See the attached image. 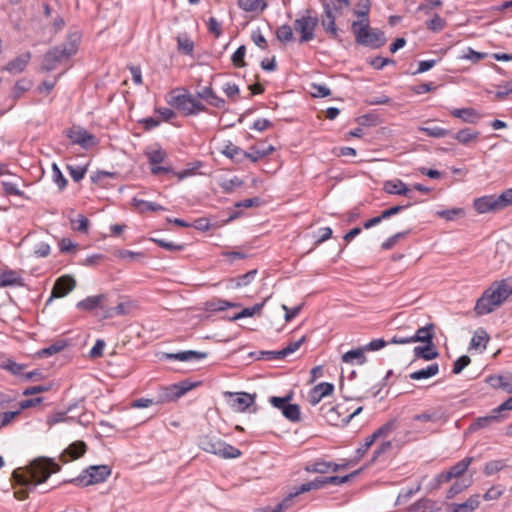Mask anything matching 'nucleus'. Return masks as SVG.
<instances>
[{
  "mask_svg": "<svg viewBox=\"0 0 512 512\" xmlns=\"http://www.w3.org/2000/svg\"><path fill=\"white\" fill-rule=\"evenodd\" d=\"M479 135V131L473 130L471 128H463L458 132L454 133L453 138L462 145H468L471 142L476 141Z\"/></svg>",
  "mask_w": 512,
  "mask_h": 512,
  "instance_id": "a878e982",
  "label": "nucleus"
},
{
  "mask_svg": "<svg viewBox=\"0 0 512 512\" xmlns=\"http://www.w3.org/2000/svg\"><path fill=\"white\" fill-rule=\"evenodd\" d=\"M446 25V22L438 14H435L431 20L427 22V28L433 32L441 31Z\"/></svg>",
  "mask_w": 512,
  "mask_h": 512,
  "instance_id": "13d9d810",
  "label": "nucleus"
},
{
  "mask_svg": "<svg viewBox=\"0 0 512 512\" xmlns=\"http://www.w3.org/2000/svg\"><path fill=\"white\" fill-rule=\"evenodd\" d=\"M383 190L388 194L411 197V189L400 179L386 181Z\"/></svg>",
  "mask_w": 512,
  "mask_h": 512,
  "instance_id": "a211bd4d",
  "label": "nucleus"
},
{
  "mask_svg": "<svg viewBox=\"0 0 512 512\" xmlns=\"http://www.w3.org/2000/svg\"><path fill=\"white\" fill-rule=\"evenodd\" d=\"M76 287V280L71 275H63L59 277L52 290L51 297L47 301V303H50L53 298H61L68 295L71 291L74 290Z\"/></svg>",
  "mask_w": 512,
  "mask_h": 512,
  "instance_id": "9b49d317",
  "label": "nucleus"
},
{
  "mask_svg": "<svg viewBox=\"0 0 512 512\" xmlns=\"http://www.w3.org/2000/svg\"><path fill=\"white\" fill-rule=\"evenodd\" d=\"M31 59L30 52H25L15 59L11 60L6 66L5 70L13 73L18 74L25 70L26 66L28 65L29 61Z\"/></svg>",
  "mask_w": 512,
  "mask_h": 512,
  "instance_id": "412c9836",
  "label": "nucleus"
},
{
  "mask_svg": "<svg viewBox=\"0 0 512 512\" xmlns=\"http://www.w3.org/2000/svg\"><path fill=\"white\" fill-rule=\"evenodd\" d=\"M199 446L203 451L217 455L223 459H234L241 455V451L238 448L227 444L216 436H203L199 441Z\"/></svg>",
  "mask_w": 512,
  "mask_h": 512,
  "instance_id": "39448f33",
  "label": "nucleus"
},
{
  "mask_svg": "<svg viewBox=\"0 0 512 512\" xmlns=\"http://www.w3.org/2000/svg\"><path fill=\"white\" fill-rule=\"evenodd\" d=\"M474 209L479 214H484L488 212H496L500 211V204L498 201V197L495 195H487L483 197L476 198L473 202Z\"/></svg>",
  "mask_w": 512,
  "mask_h": 512,
  "instance_id": "ddd939ff",
  "label": "nucleus"
},
{
  "mask_svg": "<svg viewBox=\"0 0 512 512\" xmlns=\"http://www.w3.org/2000/svg\"><path fill=\"white\" fill-rule=\"evenodd\" d=\"M257 274V270H250L246 274L232 278L229 280V284L227 286L228 289H237L243 286H247L251 283V281L255 278Z\"/></svg>",
  "mask_w": 512,
  "mask_h": 512,
  "instance_id": "473e14b6",
  "label": "nucleus"
},
{
  "mask_svg": "<svg viewBox=\"0 0 512 512\" xmlns=\"http://www.w3.org/2000/svg\"><path fill=\"white\" fill-rule=\"evenodd\" d=\"M60 466L50 458L39 457L34 459L29 466L14 470L12 477L19 488H16L14 495L19 500L28 497L37 485L45 482L52 473L58 472Z\"/></svg>",
  "mask_w": 512,
  "mask_h": 512,
  "instance_id": "f257e3e1",
  "label": "nucleus"
},
{
  "mask_svg": "<svg viewBox=\"0 0 512 512\" xmlns=\"http://www.w3.org/2000/svg\"><path fill=\"white\" fill-rule=\"evenodd\" d=\"M177 43H178V49L180 51L184 52L185 54H191L193 52L194 44L189 38L178 37Z\"/></svg>",
  "mask_w": 512,
  "mask_h": 512,
  "instance_id": "680f3d73",
  "label": "nucleus"
},
{
  "mask_svg": "<svg viewBox=\"0 0 512 512\" xmlns=\"http://www.w3.org/2000/svg\"><path fill=\"white\" fill-rule=\"evenodd\" d=\"M67 137L73 144L80 145L84 149H88L97 144L96 137L81 127H73L67 131Z\"/></svg>",
  "mask_w": 512,
  "mask_h": 512,
  "instance_id": "9d476101",
  "label": "nucleus"
},
{
  "mask_svg": "<svg viewBox=\"0 0 512 512\" xmlns=\"http://www.w3.org/2000/svg\"><path fill=\"white\" fill-rule=\"evenodd\" d=\"M133 304L131 302L119 303L115 307H106L105 313H103V318H112L115 315H127L131 312V308Z\"/></svg>",
  "mask_w": 512,
  "mask_h": 512,
  "instance_id": "72a5a7b5",
  "label": "nucleus"
},
{
  "mask_svg": "<svg viewBox=\"0 0 512 512\" xmlns=\"http://www.w3.org/2000/svg\"><path fill=\"white\" fill-rule=\"evenodd\" d=\"M21 278L14 271H6L0 276V286L7 287L13 285H20Z\"/></svg>",
  "mask_w": 512,
  "mask_h": 512,
  "instance_id": "a19ab883",
  "label": "nucleus"
},
{
  "mask_svg": "<svg viewBox=\"0 0 512 512\" xmlns=\"http://www.w3.org/2000/svg\"><path fill=\"white\" fill-rule=\"evenodd\" d=\"M133 205L138 209L139 212L143 213L146 211H162L165 208L154 202L145 201L138 198H133Z\"/></svg>",
  "mask_w": 512,
  "mask_h": 512,
  "instance_id": "4c0bfd02",
  "label": "nucleus"
},
{
  "mask_svg": "<svg viewBox=\"0 0 512 512\" xmlns=\"http://www.w3.org/2000/svg\"><path fill=\"white\" fill-rule=\"evenodd\" d=\"M246 54V47L241 45L237 48V50L233 53L231 60L235 67H244L246 62L244 61V57Z\"/></svg>",
  "mask_w": 512,
  "mask_h": 512,
  "instance_id": "603ef678",
  "label": "nucleus"
},
{
  "mask_svg": "<svg viewBox=\"0 0 512 512\" xmlns=\"http://www.w3.org/2000/svg\"><path fill=\"white\" fill-rule=\"evenodd\" d=\"M221 153L236 162H240L246 158V151L242 150L230 141L224 144Z\"/></svg>",
  "mask_w": 512,
  "mask_h": 512,
  "instance_id": "bb28decb",
  "label": "nucleus"
},
{
  "mask_svg": "<svg viewBox=\"0 0 512 512\" xmlns=\"http://www.w3.org/2000/svg\"><path fill=\"white\" fill-rule=\"evenodd\" d=\"M334 391V385L328 382H322L310 391L309 402L311 405L318 404L324 397L329 396Z\"/></svg>",
  "mask_w": 512,
  "mask_h": 512,
  "instance_id": "dca6fc26",
  "label": "nucleus"
},
{
  "mask_svg": "<svg viewBox=\"0 0 512 512\" xmlns=\"http://www.w3.org/2000/svg\"><path fill=\"white\" fill-rule=\"evenodd\" d=\"M168 102L170 105L181 110L185 115L197 114L205 109L204 105L189 93L171 96Z\"/></svg>",
  "mask_w": 512,
  "mask_h": 512,
  "instance_id": "6e6552de",
  "label": "nucleus"
},
{
  "mask_svg": "<svg viewBox=\"0 0 512 512\" xmlns=\"http://www.w3.org/2000/svg\"><path fill=\"white\" fill-rule=\"evenodd\" d=\"M285 418L292 422H297L300 420V408L297 404L288 403L285 407H283V412Z\"/></svg>",
  "mask_w": 512,
  "mask_h": 512,
  "instance_id": "a18cd8bd",
  "label": "nucleus"
},
{
  "mask_svg": "<svg viewBox=\"0 0 512 512\" xmlns=\"http://www.w3.org/2000/svg\"><path fill=\"white\" fill-rule=\"evenodd\" d=\"M505 464L502 460H493L486 463L484 467V474L491 476L504 468Z\"/></svg>",
  "mask_w": 512,
  "mask_h": 512,
  "instance_id": "6e6d98bb",
  "label": "nucleus"
},
{
  "mask_svg": "<svg viewBox=\"0 0 512 512\" xmlns=\"http://www.w3.org/2000/svg\"><path fill=\"white\" fill-rule=\"evenodd\" d=\"M438 372H439V365L437 363H432L429 366H427L426 368H422L420 370L411 372L409 374V378L411 380H417V381L423 380V379H428V378H431V377L437 375Z\"/></svg>",
  "mask_w": 512,
  "mask_h": 512,
  "instance_id": "c85d7f7f",
  "label": "nucleus"
},
{
  "mask_svg": "<svg viewBox=\"0 0 512 512\" xmlns=\"http://www.w3.org/2000/svg\"><path fill=\"white\" fill-rule=\"evenodd\" d=\"M52 173H53L52 177H53L54 182L57 184V186L60 190H63L67 185V180L63 176L60 168L58 167V165L56 163H54L52 165Z\"/></svg>",
  "mask_w": 512,
  "mask_h": 512,
  "instance_id": "5fc2aeb1",
  "label": "nucleus"
},
{
  "mask_svg": "<svg viewBox=\"0 0 512 512\" xmlns=\"http://www.w3.org/2000/svg\"><path fill=\"white\" fill-rule=\"evenodd\" d=\"M413 353L416 359L421 358L426 361L433 360L439 356V353L433 342L427 343L424 346H416L413 349Z\"/></svg>",
  "mask_w": 512,
  "mask_h": 512,
  "instance_id": "b1692460",
  "label": "nucleus"
},
{
  "mask_svg": "<svg viewBox=\"0 0 512 512\" xmlns=\"http://www.w3.org/2000/svg\"><path fill=\"white\" fill-rule=\"evenodd\" d=\"M311 88H312V96L314 97H327L331 94V91L330 89L324 85V84H315L313 83L311 85Z\"/></svg>",
  "mask_w": 512,
  "mask_h": 512,
  "instance_id": "338daca9",
  "label": "nucleus"
},
{
  "mask_svg": "<svg viewBox=\"0 0 512 512\" xmlns=\"http://www.w3.org/2000/svg\"><path fill=\"white\" fill-rule=\"evenodd\" d=\"M480 504L479 495L470 496L463 503H453L449 506L448 512H473Z\"/></svg>",
  "mask_w": 512,
  "mask_h": 512,
  "instance_id": "aec40b11",
  "label": "nucleus"
},
{
  "mask_svg": "<svg viewBox=\"0 0 512 512\" xmlns=\"http://www.w3.org/2000/svg\"><path fill=\"white\" fill-rule=\"evenodd\" d=\"M499 418V415L498 413H493L491 415H488V416H484V417H479L472 425H471V429L473 430H477V429H481V428H484V427H487L488 425H490L492 422L498 420Z\"/></svg>",
  "mask_w": 512,
  "mask_h": 512,
  "instance_id": "09e8293b",
  "label": "nucleus"
},
{
  "mask_svg": "<svg viewBox=\"0 0 512 512\" xmlns=\"http://www.w3.org/2000/svg\"><path fill=\"white\" fill-rule=\"evenodd\" d=\"M207 357V353L198 352L193 350L182 351L178 353H169L166 355L167 359L177 360V361H192V360H200Z\"/></svg>",
  "mask_w": 512,
  "mask_h": 512,
  "instance_id": "393cba45",
  "label": "nucleus"
},
{
  "mask_svg": "<svg viewBox=\"0 0 512 512\" xmlns=\"http://www.w3.org/2000/svg\"><path fill=\"white\" fill-rule=\"evenodd\" d=\"M149 162L153 165L161 163L166 157V153L161 149H155L147 152Z\"/></svg>",
  "mask_w": 512,
  "mask_h": 512,
  "instance_id": "e2e57ef3",
  "label": "nucleus"
},
{
  "mask_svg": "<svg viewBox=\"0 0 512 512\" xmlns=\"http://www.w3.org/2000/svg\"><path fill=\"white\" fill-rule=\"evenodd\" d=\"M86 452V444L83 441L73 442L63 451L60 459L63 463L80 458Z\"/></svg>",
  "mask_w": 512,
  "mask_h": 512,
  "instance_id": "f3484780",
  "label": "nucleus"
},
{
  "mask_svg": "<svg viewBox=\"0 0 512 512\" xmlns=\"http://www.w3.org/2000/svg\"><path fill=\"white\" fill-rule=\"evenodd\" d=\"M324 8V16L325 18L322 19V26L324 30L330 34L333 35V37H337V27L335 24V16L333 14V8L331 7V4L328 2L323 3Z\"/></svg>",
  "mask_w": 512,
  "mask_h": 512,
  "instance_id": "6ab92c4d",
  "label": "nucleus"
},
{
  "mask_svg": "<svg viewBox=\"0 0 512 512\" xmlns=\"http://www.w3.org/2000/svg\"><path fill=\"white\" fill-rule=\"evenodd\" d=\"M473 461H474L473 457H465L462 460H460L459 462H457L455 465L450 467V469L448 471H449V473H451V478L458 479V478L462 477L467 472L469 466L472 464Z\"/></svg>",
  "mask_w": 512,
  "mask_h": 512,
  "instance_id": "7c9ffc66",
  "label": "nucleus"
},
{
  "mask_svg": "<svg viewBox=\"0 0 512 512\" xmlns=\"http://www.w3.org/2000/svg\"><path fill=\"white\" fill-rule=\"evenodd\" d=\"M225 396H228L231 399L230 401V407L236 411V412H243L248 407H250L254 403V396L246 393V392H239V393H232V392H226Z\"/></svg>",
  "mask_w": 512,
  "mask_h": 512,
  "instance_id": "f8f14e48",
  "label": "nucleus"
},
{
  "mask_svg": "<svg viewBox=\"0 0 512 512\" xmlns=\"http://www.w3.org/2000/svg\"><path fill=\"white\" fill-rule=\"evenodd\" d=\"M111 474L108 465H93L85 469L73 481L79 486H89L104 482Z\"/></svg>",
  "mask_w": 512,
  "mask_h": 512,
  "instance_id": "423d86ee",
  "label": "nucleus"
},
{
  "mask_svg": "<svg viewBox=\"0 0 512 512\" xmlns=\"http://www.w3.org/2000/svg\"><path fill=\"white\" fill-rule=\"evenodd\" d=\"M451 115L470 124H475L481 118L480 114L473 108H455L451 110Z\"/></svg>",
  "mask_w": 512,
  "mask_h": 512,
  "instance_id": "5701e85b",
  "label": "nucleus"
},
{
  "mask_svg": "<svg viewBox=\"0 0 512 512\" xmlns=\"http://www.w3.org/2000/svg\"><path fill=\"white\" fill-rule=\"evenodd\" d=\"M274 151V147L272 145L268 146H254L251 148V152H246V158L250 159L252 162H257L261 158L271 154Z\"/></svg>",
  "mask_w": 512,
  "mask_h": 512,
  "instance_id": "c9c22d12",
  "label": "nucleus"
},
{
  "mask_svg": "<svg viewBox=\"0 0 512 512\" xmlns=\"http://www.w3.org/2000/svg\"><path fill=\"white\" fill-rule=\"evenodd\" d=\"M411 512H436L434 504L428 499H423L411 506Z\"/></svg>",
  "mask_w": 512,
  "mask_h": 512,
  "instance_id": "8fccbe9b",
  "label": "nucleus"
},
{
  "mask_svg": "<svg viewBox=\"0 0 512 512\" xmlns=\"http://www.w3.org/2000/svg\"><path fill=\"white\" fill-rule=\"evenodd\" d=\"M79 36L77 34L69 35L68 41L62 46H57L50 49L43 58L42 69L45 71L54 70L57 65L67 60L70 56L74 55L77 51V42Z\"/></svg>",
  "mask_w": 512,
  "mask_h": 512,
  "instance_id": "20e7f679",
  "label": "nucleus"
},
{
  "mask_svg": "<svg viewBox=\"0 0 512 512\" xmlns=\"http://www.w3.org/2000/svg\"><path fill=\"white\" fill-rule=\"evenodd\" d=\"M72 225L79 232H87L89 220L83 215H78L76 219L72 220Z\"/></svg>",
  "mask_w": 512,
  "mask_h": 512,
  "instance_id": "69168bd1",
  "label": "nucleus"
},
{
  "mask_svg": "<svg viewBox=\"0 0 512 512\" xmlns=\"http://www.w3.org/2000/svg\"><path fill=\"white\" fill-rule=\"evenodd\" d=\"M264 303L265 302H262L259 304H255L252 307L244 308L241 312H239V313L235 314L233 317H231V320L235 321V320L242 319L245 317H252L255 314H258L262 310Z\"/></svg>",
  "mask_w": 512,
  "mask_h": 512,
  "instance_id": "c03bdc74",
  "label": "nucleus"
},
{
  "mask_svg": "<svg viewBox=\"0 0 512 512\" xmlns=\"http://www.w3.org/2000/svg\"><path fill=\"white\" fill-rule=\"evenodd\" d=\"M342 361L348 364L357 363L362 365L366 362L365 350L363 347L352 349L342 355Z\"/></svg>",
  "mask_w": 512,
  "mask_h": 512,
  "instance_id": "cd10ccee",
  "label": "nucleus"
},
{
  "mask_svg": "<svg viewBox=\"0 0 512 512\" xmlns=\"http://www.w3.org/2000/svg\"><path fill=\"white\" fill-rule=\"evenodd\" d=\"M370 0H358L356 9L354 10V14L360 18V20L369 21V11H370Z\"/></svg>",
  "mask_w": 512,
  "mask_h": 512,
  "instance_id": "ea45409f",
  "label": "nucleus"
},
{
  "mask_svg": "<svg viewBox=\"0 0 512 512\" xmlns=\"http://www.w3.org/2000/svg\"><path fill=\"white\" fill-rule=\"evenodd\" d=\"M472 484H473L472 476H470L469 478H463L461 480H458L447 491L446 497L448 499H451L454 496H456L457 494L463 492L465 489L469 488Z\"/></svg>",
  "mask_w": 512,
  "mask_h": 512,
  "instance_id": "f704fd0d",
  "label": "nucleus"
},
{
  "mask_svg": "<svg viewBox=\"0 0 512 512\" xmlns=\"http://www.w3.org/2000/svg\"><path fill=\"white\" fill-rule=\"evenodd\" d=\"M238 6L246 12L263 11L267 7L265 0H238Z\"/></svg>",
  "mask_w": 512,
  "mask_h": 512,
  "instance_id": "e433bc0d",
  "label": "nucleus"
},
{
  "mask_svg": "<svg viewBox=\"0 0 512 512\" xmlns=\"http://www.w3.org/2000/svg\"><path fill=\"white\" fill-rule=\"evenodd\" d=\"M489 341V335L487 332L483 329H478L475 331L471 342H470V348L475 350H485L487 343Z\"/></svg>",
  "mask_w": 512,
  "mask_h": 512,
  "instance_id": "2f4dec72",
  "label": "nucleus"
},
{
  "mask_svg": "<svg viewBox=\"0 0 512 512\" xmlns=\"http://www.w3.org/2000/svg\"><path fill=\"white\" fill-rule=\"evenodd\" d=\"M307 472L312 473H327L329 471L336 472L339 470V465L334 462L325 461L323 459H317L315 462L305 467Z\"/></svg>",
  "mask_w": 512,
  "mask_h": 512,
  "instance_id": "4be33fe9",
  "label": "nucleus"
},
{
  "mask_svg": "<svg viewBox=\"0 0 512 512\" xmlns=\"http://www.w3.org/2000/svg\"><path fill=\"white\" fill-rule=\"evenodd\" d=\"M240 304L229 302L227 300L217 299L207 303V307L211 311H223L227 308L239 307Z\"/></svg>",
  "mask_w": 512,
  "mask_h": 512,
  "instance_id": "37998d69",
  "label": "nucleus"
},
{
  "mask_svg": "<svg viewBox=\"0 0 512 512\" xmlns=\"http://www.w3.org/2000/svg\"><path fill=\"white\" fill-rule=\"evenodd\" d=\"M152 241L157 243L160 247H162L166 250H169V251H182L184 249L183 244H176L171 241H166L163 239H156V238H153Z\"/></svg>",
  "mask_w": 512,
  "mask_h": 512,
  "instance_id": "052dcab7",
  "label": "nucleus"
},
{
  "mask_svg": "<svg viewBox=\"0 0 512 512\" xmlns=\"http://www.w3.org/2000/svg\"><path fill=\"white\" fill-rule=\"evenodd\" d=\"M276 37L282 43L292 41L294 38L292 27L287 24L280 26L276 31Z\"/></svg>",
  "mask_w": 512,
  "mask_h": 512,
  "instance_id": "de8ad7c7",
  "label": "nucleus"
},
{
  "mask_svg": "<svg viewBox=\"0 0 512 512\" xmlns=\"http://www.w3.org/2000/svg\"><path fill=\"white\" fill-rule=\"evenodd\" d=\"M66 346L65 341L60 340L57 341L50 346L43 348L37 352L38 357L40 358H47L54 354H57L58 352L62 351Z\"/></svg>",
  "mask_w": 512,
  "mask_h": 512,
  "instance_id": "58836bf2",
  "label": "nucleus"
},
{
  "mask_svg": "<svg viewBox=\"0 0 512 512\" xmlns=\"http://www.w3.org/2000/svg\"><path fill=\"white\" fill-rule=\"evenodd\" d=\"M397 427V422L396 420H391L387 423H385L384 425H382L381 427H379L372 435L375 439H379V438H385L387 436H389L392 431H394Z\"/></svg>",
  "mask_w": 512,
  "mask_h": 512,
  "instance_id": "79ce46f5",
  "label": "nucleus"
},
{
  "mask_svg": "<svg viewBox=\"0 0 512 512\" xmlns=\"http://www.w3.org/2000/svg\"><path fill=\"white\" fill-rule=\"evenodd\" d=\"M486 382L493 388H502L507 392L509 383L505 381V378L501 375H492L486 379Z\"/></svg>",
  "mask_w": 512,
  "mask_h": 512,
  "instance_id": "864d4df0",
  "label": "nucleus"
},
{
  "mask_svg": "<svg viewBox=\"0 0 512 512\" xmlns=\"http://www.w3.org/2000/svg\"><path fill=\"white\" fill-rule=\"evenodd\" d=\"M434 337V325L427 324L419 328L413 335L407 337L394 336L390 343L392 344H409L415 342H421L424 344L433 342Z\"/></svg>",
  "mask_w": 512,
  "mask_h": 512,
  "instance_id": "1a4fd4ad",
  "label": "nucleus"
},
{
  "mask_svg": "<svg viewBox=\"0 0 512 512\" xmlns=\"http://www.w3.org/2000/svg\"><path fill=\"white\" fill-rule=\"evenodd\" d=\"M498 197L501 210L512 206V188L503 191Z\"/></svg>",
  "mask_w": 512,
  "mask_h": 512,
  "instance_id": "0e129e2a",
  "label": "nucleus"
},
{
  "mask_svg": "<svg viewBox=\"0 0 512 512\" xmlns=\"http://www.w3.org/2000/svg\"><path fill=\"white\" fill-rule=\"evenodd\" d=\"M105 299H106L105 294L88 296L87 298L79 301L77 303L76 307L79 310L88 311V312L99 308L103 311V313H105V309H106V306L104 305Z\"/></svg>",
  "mask_w": 512,
  "mask_h": 512,
  "instance_id": "2eb2a0df",
  "label": "nucleus"
},
{
  "mask_svg": "<svg viewBox=\"0 0 512 512\" xmlns=\"http://www.w3.org/2000/svg\"><path fill=\"white\" fill-rule=\"evenodd\" d=\"M512 295V286L507 280L493 282L477 300L475 312L477 315H486L500 307Z\"/></svg>",
  "mask_w": 512,
  "mask_h": 512,
  "instance_id": "f03ea898",
  "label": "nucleus"
},
{
  "mask_svg": "<svg viewBox=\"0 0 512 512\" xmlns=\"http://www.w3.org/2000/svg\"><path fill=\"white\" fill-rule=\"evenodd\" d=\"M351 29L359 45L376 49L382 47L386 42L384 33L371 28L366 20L354 21Z\"/></svg>",
  "mask_w": 512,
  "mask_h": 512,
  "instance_id": "7ed1b4c3",
  "label": "nucleus"
},
{
  "mask_svg": "<svg viewBox=\"0 0 512 512\" xmlns=\"http://www.w3.org/2000/svg\"><path fill=\"white\" fill-rule=\"evenodd\" d=\"M470 362V358L466 355L459 357L453 364L452 372L454 374H460L463 369L470 364Z\"/></svg>",
  "mask_w": 512,
  "mask_h": 512,
  "instance_id": "774afa93",
  "label": "nucleus"
},
{
  "mask_svg": "<svg viewBox=\"0 0 512 512\" xmlns=\"http://www.w3.org/2000/svg\"><path fill=\"white\" fill-rule=\"evenodd\" d=\"M67 169L69 171L71 178L75 182H79L80 180H82L87 172L86 167H82V166L69 165V166H67Z\"/></svg>",
  "mask_w": 512,
  "mask_h": 512,
  "instance_id": "bf43d9fd",
  "label": "nucleus"
},
{
  "mask_svg": "<svg viewBox=\"0 0 512 512\" xmlns=\"http://www.w3.org/2000/svg\"><path fill=\"white\" fill-rule=\"evenodd\" d=\"M487 56L486 53H481L473 50L472 48H467L463 54L460 56L461 59L471 60L476 63Z\"/></svg>",
  "mask_w": 512,
  "mask_h": 512,
  "instance_id": "4d7b16f0",
  "label": "nucleus"
},
{
  "mask_svg": "<svg viewBox=\"0 0 512 512\" xmlns=\"http://www.w3.org/2000/svg\"><path fill=\"white\" fill-rule=\"evenodd\" d=\"M73 407V405H70L66 411H58L50 415L46 421L47 425L51 427L58 423L74 422L75 418L72 416H68V413L72 411Z\"/></svg>",
  "mask_w": 512,
  "mask_h": 512,
  "instance_id": "c756f323",
  "label": "nucleus"
},
{
  "mask_svg": "<svg viewBox=\"0 0 512 512\" xmlns=\"http://www.w3.org/2000/svg\"><path fill=\"white\" fill-rule=\"evenodd\" d=\"M420 131H422V132L426 133L428 136L434 137V138H442V137L449 135V133H450L449 130L438 127V126L421 127Z\"/></svg>",
  "mask_w": 512,
  "mask_h": 512,
  "instance_id": "3c124183",
  "label": "nucleus"
},
{
  "mask_svg": "<svg viewBox=\"0 0 512 512\" xmlns=\"http://www.w3.org/2000/svg\"><path fill=\"white\" fill-rule=\"evenodd\" d=\"M198 385V383H192L188 380L173 384L166 388V400H176L186 394L188 391L192 390Z\"/></svg>",
  "mask_w": 512,
  "mask_h": 512,
  "instance_id": "4468645a",
  "label": "nucleus"
},
{
  "mask_svg": "<svg viewBox=\"0 0 512 512\" xmlns=\"http://www.w3.org/2000/svg\"><path fill=\"white\" fill-rule=\"evenodd\" d=\"M318 23V18L310 15L309 10L306 11L305 15L295 19L293 23V28L296 32L300 33V43H306L314 39V32L316 27L318 26Z\"/></svg>",
  "mask_w": 512,
  "mask_h": 512,
  "instance_id": "0eeeda50",
  "label": "nucleus"
},
{
  "mask_svg": "<svg viewBox=\"0 0 512 512\" xmlns=\"http://www.w3.org/2000/svg\"><path fill=\"white\" fill-rule=\"evenodd\" d=\"M114 255L120 259L128 260V261H140L143 259L144 254L141 252H133L126 249L116 250Z\"/></svg>",
  "mask_w": 512,
  "mask_h": 512,
  "instance_id": "49530a36",
  "label": "nucleus"
}]
</instances>
